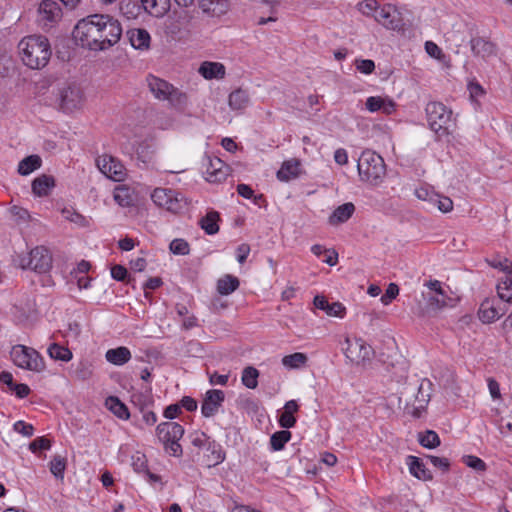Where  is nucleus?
<instances>
[{
  "instance_id": "nucleus-1",
  "label": "nucleus",
  "mask_w": 512,
  "mask_h": 512,
  "mask_svg": "<svg viewBox=\"0 0 512 512\" xmlns=\"http://www.w3.org/2000/svg\"><path fill=\"white\" fill-rule=\"evenodd\" d=\"M118 19L108 14H92L78 21L73 38L83 48L103 51L117 44L122 36Z\"/></svg>"
},
{
  "instance_id": "nucleus-19",
  "label": "nucleus",
  "mask_w": 512,
  "mask_h": 512,
  "mask_svg": "<svg viewBox=\"0 0 512 512\" xmlns=\"http://www.w3.org/2000/svg\"><path fill=\"white\" fill-rule=\"evenodd\" d=\"M301 174V163L298 159L292 158L282 163L281 168L277 171L279 181L288 182L296 179Z\"/></svg>"
},
{
  "instance_id": "nucleus-7",
  "label": "nucleus",
  "mask_w": 512,
  "mask_h": 512,
  "mask_svg": "<svg viewBox=\"0 0 512 512\" xmlns=\"http://www.w3.org/2000/svg\"><path fill=\"white\" fill-rule=\"evenodd\" d=\"M429 127L440 136L447 135L452 123V111L440 102H430L426 106Z\"/></svg>"
},
{
  "instance_id": "nucleus-63",
  "label": "nucleus",
  "mask_w": 512,
  "mask_h": 512,
  "mask_svg": "<svg viewBox=\"0 0 512 512\" xmlns=\"http://www.w3.org/2000/svg\"><path fill=\"white\" fill-rule=\"evenodd\" d=\"M468 90L470 93L471 99L475 100L478 97L482 96L484 94V89L482 86L477 82H470L468 84Z\"/></svg>"
},
{
  "instance_id": "nucleus-43",
  "label": "nucleus",
  "mask_w": 512,
  "mask_h": 512,
  "mask_svg": "<svg viewBox=\"0 0 512 512\" xmlns=\"http://www.w3.org/2000/svg\"><path fill=\"white\" fill-rule=\"evenodd\" d=\"M169 249L175 255H188L190 252V245L186 240L177 238L171 241Z\"/></svg>"
},
{
  "instance_id": "nucleus-49",
  "label": "nucleus",
  "mask_w": 512,
  "mask_h": 512,
  "mask_svg": "<svg viewBox=\"0 0 512 512\" xmlns=\"http://www.w3.org/2000/svg\"><path fill=\"white\" fill-rule=\"evenodd\" d=\"M132 467L133 469L140 473V472H146L148 470L147 468V460L146 456L141 453H136L132 456Z\"/></svg>"
},
{
  "instance_id": "nucleus-48",
  "label": "nucleus",
  "mask_w": 512,
  "mask_h": 512,
  "mask_svg": "<svg viewBox=\"0 0 512 512\" xmlns=\"http://www.w3.org/2000/svg\"><path fill=\"white\" fill-rule=\"evenodd\" d=\"M74 375L78 380H87L92 375L91 365L87 362H80L74 370Z\"/></svg>"
},
{
  "instance_id": "nucleus-40",
  "label": "nucleus",
  "mask_w": 512,
  "mask_h": 512,
  "mask_svg": "<svg viewBox=\"0 0 512 512\" xmlns=\"http://www.w3.org/2000/svg\"><path fill=\"white\" fill-rule=\"evenodd\" d=\"M114 200L122 207H128L133 202L127 187H117L114 192Z\"/></svg>"
},
{
  "instance_id": "nucleus-26",
  "label": "nucleus",
  "mask_w": 512,
  "mask_h": 512,
  "mask_svg": "<svg viewBox=\"0 0 512 512\" xmlns=\"http://www.w3.org/2000/svg\"><path fill=\"white\" fill-rule=\"evenodd\" d=\"M129 41L135 49L144 50L149 48L150 34L145 29H132L127 32Z\"/></svg>"
},
{
  "instance_id": "nucleus-14",
  "label": "nucleus",
  "mask_w": 512,
  "mask_h": 512,
  "mask_svg": "<svg viewBox=\"0 0 512 512\" xmlns=\"http://www.w3.org/2000/svg\"><path fill=\"white\" fill-rule=\"evenodd\" d=\"M99 170L108 178L114 181H122L126 176L124 165L111 155H103L96 159Z\"/></svg>"
},
{
  "instance_id": "nucleus-64",
  "label": "nucleus",
  "mask_w": 512,
  "mask_h": 512,
  "mask_svg": "<svg viewBox=\"0 0 512 512\" xmlns=\"http://www.w3.org/2000/svg\"><path fill=\"white\" fill-rule=\"evenodd\" d=\"M425 50L431 57L440 58L442 56V50L434 42L427 41L425 43Z\"/></svg>"
},
{
  "instance_id": "nucleus-13",
  "label": "nucleus",
  "mask_w": 512,
  "mask_h": 512,
  "mask_svg": "<svg viewBox=\"0 0 512 512\" xmlns=\"http://www.w3.org/2000/svg\"><path fill=\"white\" fill-rule=\"evenodd\" d=\"M84 95L77 85H68L59 92V105L64 112H72L81 108Z\"/></svg>"
},
{
  "instance_id": "nucleus-28",
  "label": "nucleus",
  "mask_w": 512,
  "mask_h": 512,
  "mask_svg": "<svg viewBox=\"0 0 512 512\" xmlns=\"http://www.w3.org/2000/svg\"><path fill=\"white\" fill-rule=\"evenodd\" d=\"M105 357L108 362L114 365H123L130 360L131 353L127 347L121 346L115 349H109Z\"/></svg>"
},
{
  "instance_id": "nucleus-22",
  "label": "nucleus",
  "mask_w": 512,
  "mask_h": 512,
  "mask_svg": "<svg viewBox=\"0 0 512 512\" xmlns=\"http://www.w3.org/2000/svg\"><path fill=\"white\" fill-rule=\"evenodd\" d=\"M407 464L409 466L410 473L419 480H432L433 475L431 471L426 468L420 458L410 455L407 457Z\"/></svg>"
},
{
  "instance_id": "nucleus-56",
  "label": "nucleus",
  "mask_w": 512,
  "mask_h": 512,
  "mask_svg": "<svg viewBox=\"0 0 512 512\" xmlns=\"http://www.w3.org/2000/svg\"><path fill=\"white\" fill-rule=\"evenodd\" d=\"M296 424V418L293 416V414L284 412L279 417V425L282 428L289 429L294 427Z\"/></svg>"
},
{
  "instance_id": "nucleus-58",
  "label": "nucleus",
  "mask_w": 512,
  "mask_h": 512,
  "mask_svg": "<svg viewBox=\"0 0 512 512\" xmlns=\"http://www.w3.org/2000/svg\"><path fill=\"white\" fill-rule=\"evenodd\" d=\"M428 459L435 467H438L443 471H448L450 467V463L447 458L429 455Z\"/></svg>"
},
{
  "instance_id": "nucleus-5",
  "label": "nucleus",
  "mask_w": 512,
  "mask_h": 512,
  "mask_svg": "<svg viewBox=\"0 0 512 512\" xmlns=\"http://www.w3.org/2000/svg\"><path fill=\"white\" fill-rule=\"evenodd\" d=\"M147 83L150 92L154 97L161 101H168L171 106L177 109H183L188 102L186 93L164 79L150 75L147 77Z\"/></svg>"
},
{
  "instance_id": "nucleus-23",
  "label": "nucleus",
  "mask_w": 512,
  "mask_h": 512,
  "mask_svg": "<svg viewBox=\"0 0 512 512\" xmlns=\"http://www.w3.org/2000/svg\"><path fill=\"white\" fill-rule=\"evenodd\" d=\"M32 192L38 197L48 196L55 186V179L50 175H41L32 181Z\"/></svg>"
},
{
  "instance_id": "nucleus-12",
  "label": "nucleus",
  "mask_w": 512,
  "mask_h": 512,
  "mask_svg": "<svg viewBox=\"0 0 512 512\" xmlns=\"http://www.w3.org/2000/svg\"><path fill=\"white\" fill-rule=\"evenodd\" d=\"M62 18V9L58 0H43L38 7L39 25L43 28L52 27Z\"/></svg>"
},
{
  "instance_id": "nucleus-29",
  "label": "nucleus",
  "mask_w": 512,
  "mask_h": 512,
  "mask_svg": "<svg viewBox=\"0 0 512 512\" xmlns=\"http://www.w3.org/2000/svg\"><path fill=\"white\" fill-rule=\"evenodd\" d=\"M219 219L220 215L217 211H210L200 219L199 225L208 235H214L219 231Z\"/></svg>"
},
{
  "instance_id": "nucleus-18",
  "label": "nucleus",
  "mask_w": 512,
  "mask_h": 512,
  "mask_svg": "<svg viewBox=\"0 0 512 512\" xmlns=\"http://www.w3.org/2000/svg\"><path fill=\"white\" fill-rule=\"evenodd\" d=\"M470 47L475 57H481L487 59L491 56L496 55V45L484 37H473L470 40Z\"/></svg>"
},
{
  "instance_id": "nucleus-45",
  "label": "nucleus",
  "mask_w": 512,
  "mask_h": 512,
  "mask_svg": "<svg viewBox=\"0 0 512 512\" xmlns=\"http://www.w3.org/2000/svg\"><path fill=\"white\" fill-rule=\"evenodd\" d=\"M191 443L198 448H206L209 450L212 446L210 438L203 432H195L191 435Z\"/></svg>"
},
{
  "instance_id": "nucleus-2",
  "label": "nucleus",
  "mask_w": 512,
  "mask_h": 512,
  "mask_svg": "<svg viewBox=\"0 0 512 512\" xmlns=\"http://www.w3.org/2000/svg\"><path fill=\"white\" fill-rule=\"evenodd\" d=\"M21 60L31 69L44 68L52 55L51 45L44 35H29L18 43Z\"/></svg>"
},
{
  "instance_id": "nucleus-8",
  "label": "nucleus",
  "mask_w": 512,
  "mask_h": 512,
  "mask_svg": "<svg viewBox=\"0 0 512 512\" xmlns=\"http://www.w3.org/2000/svg\"><path fill=\"white\" fill-rule=\"evenodd\" d=\"M19 266L36 273L44 274L52 268V255L44 246H37L27 255L19 257Z\"/></svg>"
},
{
  "instance_id": "nucleus-41",
  "label": "nucleus",
  "mask_w": 512,
  "mask_h": 512,
  "mask_svg": "<svg viewBox=\"0 0 512 512\" xmlns=\"http://www.w3.org/2000/svg\"><path fill=\"white\" fill-rule=\"evenodd\" d=\"M9 213L17 224L27 223L30 220V214L28 210L23 207L13 205L9 208Z\"/></svg>"
},
{
  "instance_id": "nucleus-6",
  "label": "nucleus",
  "mask_w": 512,
  "mask_h": 512,
  "mask_svg": "<svg viewBox=\"0 0 512 512\" xmlns=\"http://www.w3.org/2000/svg\"><path fill=\"white\" fill-rule=\"evenodd\" d=\"M156 435L164 445V449L174 457H180L183 453L179 440L184 435V428L176 422L167 421L158 424Z\"/></svg>"
},
{
  "instance_id": "nucleus-24",
  "label": "nucleus",
  "mask_w": 512,
  "mask_h": 512,
  "mask_svg": "<svg viewBox=\"0 0 512 512\" xmlns=\"http://www.w3.org/2000/svg\"><path fill=\"white\" fill-rule=\"evenodd\" d=\"M144 10L154 17L164 16L170 9V0H141Z\"/></svg>"
},
{
  "instance_id": "nucleus-62",
  "label": "nucleus",
  "mask_w": 512,
  "mask_h": 512,
  "mask_svg": "<svg viewBox=\"0 0 512 512\" xmlns=\"http://www.w3.org/2000/svg\"><path fill=\"white\" fill-rule=\"evenodd\" d=\"M10 391L14 392L18 398H24L30 393V388L26 384L15 383Z\"/></svg>"
},
{
  "instance_id": "nucleus-38",
  "label": "nucleus",
  "mask_w": 512,
  "mask_h": 512,
  "mask_svg": "<svg viewBox=\"0 0 512 512\" xmlns=\"http://www.w3.org/2000/svg\"><path fill=\"white\" fill-rule=\"evenodd\" d=\"M291 439V432L288 430L277 431L270 438L271 448L274 451H280L285 444Z\"/></svg>"
},
{
  "instance_id": "nucleus-50",
  "label": "nucleus",
  "mask_w": 512,
  "mask_h": 512,
  "mask_svg": "<svg viewBox=\"0 0 512 512\" xmlns=\"http://www.w3.org/2000/svg\"><path fill=\"white\" fill-rule=\"evenodd\" d=\"M359 10L367 16H373V14H377L379 10L378 3L376 0H366L364 2L359 3Z\"/></svg>"
},
{
  "instance_id": "nucleus-52",
  "label": "nucleus",
  "mask_w": 512,
  "mask_h": 512,
  "mask_svg": "<svg viewBox=\"0 0 512 512\" xmlns=\"http://www.w3.org/2000/svg\"><path fill=\"white\" fill-rule=\"evenodd\" d=\"M399 294V287L395 283H390L385 291V293L381 297V302L384 305H388L393 299L397 297Z\"/></svg>"
},
{
  "instance_id": "nucleus-31",
  "label": "nucleus",
  "mask_w": 512,
  "mask_h": 512,
  "mask_svg": "<svg viewBox=\"0 0 512 512\" xmlns=\"http://www.w3.org/2000/svg\"><path fill=\"white\" fill-rule=\"evenodd\" d=\"M106 407L118 418L127 420L130 417L128 408L117 397L109 396L105 402Z\"/></svg>"
},
{
  "instance_id": "nucleus-11",
  "label": "nucleus",
  "mask_w": 512,
  "mask_h": 512,
  "mask_svg": "<svg viewBox=\"0 0 512 512\" xmlns=\"http://www.w3.org/2000/svg\"><path fill=\"white\" fill-rule=\"evenodd\" d=\"M489 264L506 274L496 287L497 294L502 301L512 303V262L505 258L504 260L490 261Z\"/></svg>"
},
{
  "instance_id": "nucleus-21",
  "label": "nucleus",
  "mask_w": 512,
  "mask_h": 512,
  "mask_svg": "<svg viewBox=\"0 0 512 512\" xmlns=\"http://www.w3.org/2000/svg\"><path fill=\"white\" fill-rule=\"evenodd\" d=\"M355 211V206L353 203L348 202L338 206L333 213L328 218V223L332 226H337L339 224L345 223L348 219L351 218Z\"/></svg>"
},
{
  "instance_id": "nucleus-57",
  "label": "nucleus",
  "mask_w": 512,
  "mask_h": 512,
  "mask_svg": "<svg viewBox=\"0 0 512 512\" xmlns=\"http://www.w3.org/2000/svg\"><path fill=\"white\" fill-rule=\"evenodd\" d=\"M384 104V99L381 97L371 96L366 100V108L370 112H376L381 110L382 105Z\"/></svg>"
},
{
  "instance_id": "nucleus-60",
  "label": "nucleus",
  "mask_w": 512,
  "mask_h": 512,
  "mask_svg": "<svg viewBox=\"0 0 512 512\" xmlns=\"http://www.w3.org/2000/svg\"><path fill=\"white\" fill-rule=\"evenodd\" d=\"M127 273V269L122 265H114L111 268V276L117 281H124Z\"/></svg>"
},
{
  "instance_id": "nucleus-54",
  "label": "nucleus",
  "mask_w": 512,
  "mask_h": 512,
  "mask_svg": "<svg viewBox=\"0 0 512 512\" xmlns=\"http://www.w3.org/2000/svg\"><path fill=\"white\" fill-rule=\"evenodd\" d=\"M139 412L141 413L142 420L149 426L154 425L157 422L156 414L148 409V405H142L139 408Z\"/></svg>"
},
{
  "instance_id": "nucleus-42",
  "label": "nucleus",
  "mask_w": 512,
  "mask_h": 512,
  "mask_svg": "<svg viewBox=\"0 0 512 512\" xmlns=\"http://www.w3.org/2000/svg\"><path fill=\"white\" fill-rule=\"evenodd\" d=\"M66 468V459L60 455H56L50 462V471L57 478H63Z\"/></svg>"
},
{
  "instance_id": "nucleus-34",
  "label": "nucleus",
  "mask_w": 512,
  "mask_h": 512,
  "mask_svg": "<svg viewBox=\"0 0 512 512\" xmlns=\"http://www.w3.org/2000/svg\"><path fill=\"white\" fill-rule=\"evenodd\" d=\"M259 371L252 366L245 367L242 372V383L249 389H255L258 385Z\"/></svg>"
},
{
  "instance_id": "nucleus-61",
  "label": "nucleus",
  "mask_w": 512,
  "mask_h": 512,
  "mask_svg": "<svg viewBox=\"0 0 512 512\" xmlns=\"http://www.w3.org/2000/svg\"><path fill=\"white\" fill-rule=\"evenodd\" d=\"M181 413V406L179 403L171 404L164 409L163 415L167 419H174Z\"/></svg>"
},
{
  "instance_id": "nucleus-59",
  "label": "nucleus",
  "mask_w": 512,
  "mask_h": 512,
  "mask_svg": "<svg viewBox=\"0 0 512 512\" xmlns=\"http://www.w3.org/2000/svg\"><path fill=\"white\" fill-rule=\"evenodd\" d=\"M357 69L364 74H370L375 69V63L372 60L365 59L357 61Z\"/></svg>"
},
{
  "instance_id": "nucleus-4",
  "label": "nucleus",
  "mask_w": 512,
  "mask_h": 512,
  "mask_svg": "<svg viewBox=\"0 0 512 512\" xmlns=\"http://www.w3.org/2000/svg\"><path fill=\"white\" fill-rule=\"evenodd\" d=\"M360 179L370 185H380L386 176V165L383 158L374 151L365 150L358 159Z\"/></svg>"
},
{
  "instance_id": "nucleus-32",
  "label": "nucleus",
  "mask_w": 512,
  "mask_h": 512,
  "mask_svg": "<svg viewBox=\"0 0 512 512\" xmlns=\"http://www.w3.org/2000/svg\"><path fill=\"white\" fill-rule=\"evenodd\" d=\"M478 314L483 323H492L501 317V312L496 311V306L492 305L489 300H485L481 304Z\"/></svg>"
},
{
  "instance_id": "nucleus-20",
  "label": "nucleus",
  "mask_w": 512,
  "mask_h": 512,
  "mask_svg": "<svg viewBox=\"0 0 512 512\" xmlns=\"http://www.w3.org/2000/svg\"><path fill=\"white\" fill-rule=\"evenodd\" d=\"M313 303L317 309L325 311L328 316L343 318L346 314V308L342 303H329L324 296H315Z\"/></svg>"
},
{
  "instance_id": "nucleus-46",
  "label": "nucleus",
  "mask_w": 512,
  "mask_h": 512,
  "mask_svg": "<svg viewBox=\"0 0 512 512\" xmlns=\"http://www.w3.org/2000/svg\"><path fill=\"white\" fill-rule=\"evenodd\" d=\"M463 462L470 468L476 470V471H485L486 468H487V465L486 463L480 459L479 457L477 456H473V455H465L463 456Z\"/></svg>"
},
{
  "instance_id": "nucleus-16",
  "label": "nucleus",
  "mask_w": 512,
  "mask_h": 512,
  "mask_svg": "<svg viewBox=\"0 0 512 512\" xmlns=\"http://www.w3.org/2000/svg\"><path fill=\"white\" fill-rule=\"evenodd\" d=\"M374 19L384 27L392 30L401 28V20L398 17V12L392 5H386L379 8L377 14H373Z\"/></svg>"
},
{
  "instance_id": "nucleus-44",
  "label": "nucleus",
  "mask_w": 512,
  "mask_h": 512,
  "mask_svg": "<svg viewBox=\"0 0 512 512\" xmlns=\"http://www.w3.org/2000/svg\"><path fill=\"white\" fill-rule=\"evenodd\" d=\"M433 201L432 204L436 205L437 208L443 212L448 213L453 209V201L449 197L440 196L439 194H435L432 196Z\"/></svg>"
},
{
  "instance_id": "nucleus-10",
  "label": "nucleus",
  "mask_w": 512,
  "mask_h": 512,
  "mask_svg": "<svg viewBox=\"0 0 512 512\" xmlns=\"http://www.w3.org/2000/svg\"><path fill=\"white\" fill-rule=\"evenodd\" d=\"M180 194L174 190L166 188H156L151 194L152 201L159 207L178 213L185 206L183 198H179Z\"/></svg>"
},
{
  "instance_id": "nucleus-47",
  "label": "nucleus",
  "mask_w": 512,
  "mask_h": 512,
  "mask_svg": "<svg viewBox=\"0 0 512 512\" xmlns=\"http://www.w3.org/2000/svg\"><path fill=\"white\" fill-rule=\"evenodd\" d=\"M212 446L208 451H211V456L208 455V465H217L224 460V454L222 453L220 446L211 441Z\"/></svg>"
},
{
  "instance_id": "nucleus-53",
  "label": "nucleus",
  "mask_w": 512,
  "mask_h": 512,
  "mask_svg": "<svg viewBox=\"0 0 512 512\" xmlns=\"http://www.w3.org/2000/svg\"><path fill=\"white\" fill-rule=\"evenodd\" d=\"M13 429H14V431H16L26 437H31L34 433V427L31 424L26 423L22 420L15 422L13 425Z\"/></svg>"
},
{
  "instance_id": "nucleus-55",
  "label": "nucleus",
  "mask_w": 512,
  "mask_h": 512,
  "mask_svg": "<svg viewBox=\"0 0 512 512\" xmlns=\"http://www.w3.org/2000/svg\"><path fill=\"white\" fill-rule=\"evenodd\" d=\"M63 214H64L65 218L71 222H74L80 226L86 225L87 221H86L85 217H83L81 214H79L77 212L71 211L69 209H64Z\"/></svg>"
},
{
  "instance_id": "nucleus-51",
  "label": "nucleus",
  "mask_w": 512,
  "mask_h": 512,
  "mask_svg": "<svg viewBox=\"0 0 512 512\" xmlns=\"http://www.w3.org/2000/svg\"><path fill=\"white\" fill-rule=\"evenodd\" d=\"M50 448L51 441L46 437H38L29 444V449L34 453L38 450H49Z\"/></svg>"
},
{
  "instance_id": "nucleus-37",
  "label": "nucleus",
  "mask_w": 512,
  "mask_h": 512,
  "mask_svg": "<svg viewBox=\"0 0 512 512\" xmlns=\"http://www.w3.org/2000/svg\"><path fill=\"white\" fill-rule=\"evenodd\" d=\"M217 165L222 166V161L220 159H216L215 163L211 162L210 168L206 171V180L209 182H221L227 176V173L221 169V167H217Z\"/></svg>"
},
{
  "instance_id": "nucleus-9",
  "label": "nucleus",
  "mask_w": 512,
  "mask_h": 512,
  "mask_svg": "<svg viewBox=\"0 0 512 512\" xmlns=\"http://www.w3.org/2000/svg\"><path fill=\"white\" fill-rule=\"evenodd\" d=\"M11 358L14 364L22 369L40 372L45 367L40 354L24 345H15L11 350Z\"/></svg>"
},
{
  "instance_id": "nucleus-17",
  "label": "nucleus",
  "mask_w": 512,
  "mask_h": 512,
  "mask_svg": "<svg viewBox=\"0 0 512 512\" xmlns=\"http://www.w3.org/2000/svg\"><path fill=\"white\" fill-rule=\"evenodd\" d=\"M201 11L212 17H220L226 14L231 5V0H197Z\"/></svg>"
},
{
  "instance_id": "nucleus-25",
  "label": "nucleus",
  "mask_w": 512,
  "mask_h": 512,
  "mask_svg": "<svg viewBox=\"0 0 512 512\" xmlns=\"http://www.w3.org/2000/svg\"><path fill=\"white\" fill-rule=\"evenodd\" d=\"M199 73L205 79H222L225 76V67L218 62H203L199 68Z\"/></svg>"
},
{
  "instance_id": "nucleus-39",
  "label": "nucleus",
  "mask_w": 512,
  "mask_h": 512,
  "mask_svg": "<svg viewBox=\"0 0 512 512\" xmlns=\"http://www.w3.org/2000/svg\"><path fill=\"white\" fill-rule=\"evenodd\" d=\"M419 443L428 449H434L440 445V438L433 430H427L425 433H419Z\"/></svg>"
},
{
  "instance_id": "nucleus-35",
  "label": "nucleus",
  "mask_w": 512,
  "mask_h": 512,
  "mask_svg": "<svg viewBox=\"0 0 512 512\" xmlns=\"http://www.w3.org/2000/svg\"><path fill=\"white\" fill-rule=\"evenodd\" d=\"M48 354L52 359L61 360V361H69L72 359V352L59 344L53 343L48 348Z\"/></svg>"
},
{
  "instance_id": "nucleus-3",
  "label": "nucleus",
  "mask_w": 512,
  "mask_h": 512,
  "mask_svg": "<svg viewBox=\"0 0 512 512\" xmlns=\"http://www.w3.org/2000/svg\"><path fill=\"white\" fill-rule=\"evenodd\" d=\"M432 387L433 384L429 379H419L416 375L406 376L404 386L399 391V405L404 403L406 409L409 405L418 403V406L413 408L412 415L416 418L420 417V409H425L430 401Z\"/></svg>"
},
{
  "instance_id": "nucleus-27",
  "label": "nucleus",
  "mask_w": 512,
  "mask_h": 512,
  "mask_svg": "<svg viewBox=\"0 0 512 512\" xmlns=\"http://www.w3.org/2000/svg\"><path fill=\"white\" fill-rule=\"evenodd\" d=\"M240 281L236 276L226 274L217 281V292L220 295H229L238 289Z\"/></svg>"
},
{
  "instance_id": "nucleus-30",
  "label": "nucleus",
  "mask_w": 512,
  "mask_h": 512,
  "mask_svg": "<svg viewBox=\"0 0 512 512\" xmlns=\"http://www.w3.org/2000/svg\"><path fill=\"white\" fill-rule=\"evenodd\" d=\"M42 164V160L38 155H30L22 159L18 164V173L20 175L26 176L40 168Z\"/></svg>"
},
{
  "instance_id": "nucleus-33",
  "label": "nucleus",
  "mask_w": 512,
  "mask_h": 512,
  "mask_svg": "<svg viewBox=\"0 0 512 512\" xmlns=\"http://www.w3.org/2000/svg\"><path fill=\"white\" fill-rule=\"evenodd\" d=\"M229 106L233 110L244 109L249 103V95L247 91L237 89L229 95Z\"/></svg>"
},
{
  "instance_id": "nucleus-36",
  "label": "nucleus",
  "mask_w": 512,
  "mask_h": 512,
  "mask_svg": "<svg viewBox=\"0 0 512 512\" xmlns=\"http://www.w3.org/2000/svg\"><path fill=\"white\" fill-rule=\"evenodd\" d=\"M308 358L304 353L296 352L282 358V364L291 369H297L305 365Z\"/></svg>"
},
{
  "instance_id": "nucleus-15",
  "label": "nucleus",
  "mask_w": 512,
  "mask_h": 512,
  "mask_svg": "<svg viewBox=\"0 0 512 512\" xmlns=\"http://www.w3.org/2000/svg\"><path fill=\"white\" fill-rule=\"evenodd\" d=\"M225 394L222 390L212 389L208 390L201 406V413L204 417L209 418L214 416L219 407L224 402Z\"/></svg>"
}]
</instances>
